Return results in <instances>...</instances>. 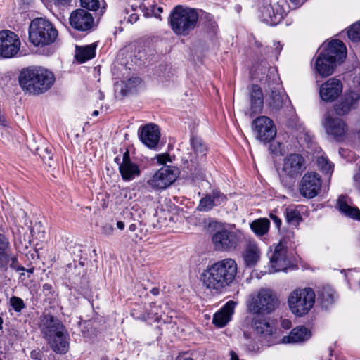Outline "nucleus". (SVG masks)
Returning a JSON list of instances; mask_svg holds the SVG:
<instances>
[{"label":"nucleus","mask_w":360,"mask_h":360,"mask_svg":"<svg viewBox=\"0 0 360 360\" xmlns=\"http://www.w3.org/2000/svg\"><path fill=\"white\" fill-rule=\"evenodd\" d=\"M311 331L301 326L293 328L288 335L282 339L283 343H298L307 340L311 337Z\"/></svg>","instance_id":"obj_29"},{"label":"nucleus","mask_w":360,"mask_h":360,"mask_svg":"<svg viewBox=\"0 0 360 360\" xmlns=\"http://www.w3.org/2000/svg\"><path fill=\"white\" fill-rule=\"evenodd\" d=\"M9 303L10 305L12 307L13 309L18 313L21 312L22 310L26 307L23 300L19 297H11L10 298Z\"/></svg>","instance_id":"obj_42"},{"label":"nucleus","mask_w":360,"mask_h":360,"mask_svg":"<svg viewBox=\"0 0 360 360\" xmlns=\"http://www.w3.org/2000/svg\"><path fill=\"white\" fill-rule=\"evenodd\" d=\"M119 171L124 181H131L140 175L139 167L131 160L128 150H126L123 153L122 161L120 165Z\"/></svg>","instance_id":"obj_24"},{"label":"nucleus","mask_w":360,"mask_h":360,"mask_svg":"<svg viewBox=\"0 0 360 360\" xmlns=\"http://www.w3.org/2000/svg\"><path fill=\"white\" fill-rule=\"evenodd\" d=\"M190 143L192 151L189 153L187 161V169L191 174H194L200 167L205 161L207 152V147L200 137L193 136Z\"/></svg>","instance_id":"obj_9"},{"label":"nucleus","mask_w":360,"mask_h":360,"mask_svg":"<svg viewBox=\"0 0 360 360\" xmlns=\"http://www.w3.org/2000/svg\"><path fill=\"white\" fill-rule=\"evenodd\" d=\"M295 6L302 5L304 0H290Z\"/></svg>","instance_id":"obj_51"},{"label":"nucleus","mask_w":360,"mask_h":360,"mask_svg":"<svg viewBox=\"0 0 360 360\" xmlns=\"http://www.w3.org/2000/svg\"><path fill=\"white\" fill-rule=\"evenodd\" d=\"M42 290L46 297H49V295H53L54 294L53 286L49 283H44L43 285Z\"/></svg>","instance_id":"obj_45"},{"label":"nucleus","mask_w":360,"mask_h":360,"mask_svg":"<svg viewBox=\"0 0 360 360\" xmlns=\"http://www.w3.org/2000/svg\"><path fill=\"white\" fill-rule=\"evenodd\" d=\"M98 110H94L93 112H92V115L93 116H97L98 115Z\"/></svg>","instance_id":"obj_61"},{"label":"nucleus","mask_w":360,"mask_h":360,"mask_svg":"<svg viewBox=\"0 0 360 360\" xmlns=\"http://www.w3.org/2000/svg\"><path fill=\"white\" fill-rule=\"evenodd\" d=\"M70 24L79 31H88L93 27L94 18L87 11L78 8L71 13Z\"/></svg>","instance_id":"obj_18"},{"label":"nucleus","mask_w":360,"mask_h":360,"mask_svg":"<svg viewBox=\"0 0 360 360\" xmlns=\"http://www.w3.org/2000/svg\"><path fill=\"white\" fill-rule=\"evenodd\" d=\"M54 4L58 6H63L68 5L71 0H53Z\"/></svg>","instance_id":"obj_49"},{"label":"nucleus","mask_w":360,"mask_h":360,"mask_svg":"<svg viewBox=\"0 0 360 360\" xmlns=\"http://www.w3.org/2000/svg\"><path fill=\"white\" fill-rule=\"evenodd\" d=\"M138 18L139 17L137 15L133 14L130 15L129 20L130 22H136L138 20Z\"/></svg>","instance_id":"obj_53"},{"label":"nucleus","mask_w":360,"mask_h":360,"mask_svg":"<svg viewBox=\"0 0 360 360\" xmlns=\"http://www.w3.org/2000/svg\"><path fill=\"white\" fill-rule=\"evenodd\" d=\"M158 162L160 165H165L167 162H171L170 157L167 153H163L158 155L157 157Z\"/></svg>","instance_id":"obj_46"},{"label":"nucleus","mask_w":360,"mask_h":360,"mask_svg":"<svg viewBox=\"0 0 360 360\" xmlns=\"http://www.w3.org/2000/svg\"><path fill=\"white\" fill-rule=\"evenodd\" d=\"M184 360H194V359H193L192 358H186Z\"/></svg>","instance_id":"obj_62"},{"label":"nucleus","mask_w":360,"mask_h":360,"mask_svg":"<svg viewBox=\"0 0 360 360\" xmlns=\"http://www.w3.org/2000/svg\"><path fill=\"white\" fill-rule=\"evenodd\" d=\"M0 125H5V120L1 116H0Z\"/></svg>","instance_id":"obj_58"},{"label":"nucleus","mask_w":360,"mask_h":360,"mask_svg":"<svg viewBox=\"0 0 360 360\" xmlns=\"http://www.w3.org/2000/svg\"><path fill=\"white\" fill-rule=\"evenodd\" d=\"M46 340L51 349L56 354H65L69 350L70 335L66 328L49 336Z\"/></svg>","instance_id":"obj_22"},{"label":"nucleus","mask_w":360,"mask_h":360,"mask_svg":"<svg viewBox=\"0 0 360 360\" xmlns=\"http://www.w3.org/2000/svg\"><path fill=\"white\" fill-rule=\"evenodd\" d=\"M252 129L257 140L269 143L276 135V129L271 119L262 115L252 121Z\"/></svg>","instance_id":"obj_12"},{"label":"nucleus","mask_w":360,"mask_h":360,"mask_svg":"<svg viewBox=\"0 0 360 360\" xmlns=\"http://www.w3.org/2000/svg\"><path fill=\"white\" fill-rule=\"evenodd\" d=\"M20 41L17 34L10 30L0 32V56L3 58H12L20 50Z\"/></svg>","instance_id":"obj_13"},{"label":"nucleus","mask_w":360,"mask_h":360,"mask_svg":"<svg viewBox=\"0 0 360 360\" xmlns=\"http://www.w3.org/2000/svg\"><path fill=\"white\" fill-rule=\"evenodd\" d=\"M20 87L27 93L39 95L49 89L53 84V72L41 67L23 68L18 77Z\"/></svg>","instance_id":"obj_2"},{"label":"nucleus","mask_w":360,"mask_h":360,"mask_svg":"<svg viewBox=\"0 0 360 360\" xmlns=\"http://www.w3.org/2000/svg\"><path fill=\"white\" fill-rule=\"evenodd\" d=\"M346 58V47L342 41L333 39L323 49L316 60L315 68L321 77L333 74L337 61L342 62Z\"/></svg>","instance_id":"obj_3"},{"label":"nucleus","mask_w":360,"mask_h":360,"mask_svg":"<svg viewBox=\"0 0 360 360\" xmlns=\"http://www.w3.org/2000/svg\"><path fill=\"white\" fill-rule=\"evenodd\" d=\"M115 162L120 165L121 164V162H120V158L117 156L115 158Z\"/></svg>","instance_id":"obj_59"},{"label":"nucleus","mask_w":360,"mask_h":360,"mask_svg":"<svg viewBox=\"0 0 360 360\" xmlns=\"http://www.w3.org/2000/svg\"><path fill=\"white\" fill-rule=\"evenodd\" d=\"M286 221L291 225L297 226L302 221V217L298 210L292 207H287L285 211Z\"/></svg>","instance_id":"obj_38"},{"label":"nucleus","mask_w":360,"mask_h":360,"mask_svg":"<svg viewBox=\"0 0 360 360\" xmlns=\"http://www.w3.org/2000/svg\"><path fill=\"white\" fill-rule=\"evenodd\" d=\"M141 83V79L139 77L129 78L126 82H123V86L121 89V93L123 95H127L131 92L132 89H134L137 85Z\"/></svg>","instance_id":"obj_39"},{"label":"nucleus","mask_w":360,"mask_h":360,"mask_svg":"<svg viewBox=\"0 0 360 360\" xmlns=\"http://www.w3.org/2000/svg\"><path fill=\"white\" fill-rule=\"evenodd\" d=\"M205 26L207 28V30L212 33H216L217 30V24L213 20L212 16L209 13H205Z\"/></svg>","instance_id":"obj_43"},{"label":"nucleus","mask_w":360,"mask_h":360,"mask_svg":"<svg viewBox=\"0 0 360 360\" xmlns=\"http://www.w3.org/2000/svg\"><path fill=\"white\" fill-rule=\"evenodd\" d=\"M290 324V322L288 320H284L282 323V325L284 328H289V325Z\"/></svg>","instance_id":"obj_57"},{"label":"nucleus","mask_w":360,"mask_h":360,"mask_svg":"<svg viewBox=\"0 0 360 360\" xmlns=\"http://www.w3.org/2000/svg\"><path fill=\"white\" fill-rule=\"evenodd\" d=\"M279 304V300L272 290L261 288L251 293L247 301L248 311L255 314H268L274 311Z\"/></svg>","instance_id":"obj_5"},{"label":"nucleus","mask_w":360,"mask_h":360,"mask_svg":"<svg viewBox=\"0 0 360 360\" xmlns=\"http://www.w3.org/2000/svg\"><path fill=\"white\" fill-rule=\"evenodd\" d=\"M9 242L8 239L2 234H0V268L4 267L6 263L9 262Z\"/></svg>","instance_id":"obj_37"},{"label":"nucleus","mask_w":360,"mask_h":360,"mask_svg":"<svg viewBox=\"0 0 360 360\" xmlns=\"http://www.w3.org/2000/svg\"><path fill=\"white\" fill-rule=\"evenodd\" d=\"M45 152L47 153V158L49 160L52 159V155H51V150L49 148L45 149ZM43 158H46L45 155L43 156Z\"/></svg>","instance_id":"obj_56"},{"label":"nucleus","mask_w":360,"mask_h":360,"mask_svg":"<svg viewBox=\"0 0 360 360\" xmlns=\"http://www.w3.org/2000/svg\"><path fill=\"white\" fill-rule=\"evenodd\" d=\"M347 36L352 41H360V22L354 23L347 32Z\"/></svg>","instance_id":"obj_41"},{"label":"nucleus","mask_w":360,"mask_h":360,"mask_svg":"<svg viewBox=\"0 0 360 360\" xmlns=\"http://www.w3.org/2000/svg\"><path fill=\"white\" fill-rule=\"evenodd\" d=\"M236 305V302L233 300L227 302L219 311L214 314L212 323L219 328L225 326L231 320Z\"/></svg>","instance_id":"obj_27"},{"label":"nucleus","mask_w":360,"mask_h":360,"mask_svg":"<svg viewBox=\"0 0 360 360\" xmlns=\"http://www.w3.org/2000/svg\"><path fill=\"white\" fill-rule=\"evenodd\" d=\"M3 323H4V320L0 316V330H1L3 328Z\"/></svg>","instance_id":"obj_60"},{"label":"nucleus","mask_w":360,"mask_h":360,"mask_svg":"<svg viewBox=\"0 0 360 360\" xmlns=\"http://www.w3.org/2000/svg\"><path fill=\"white\" fill-rule=\"evenodd\" d=\"M65 328L61 321L50 313L40 317L39 329L45 338Z\"/></svg>","instance_id":"obj_20"},{"label":"nucleus","mask_w":360,"mask_h":360,"mask_svg":"<svg viewBox=\"0 0 360 360\" xmlns=\"http://www.w3.org/2000/svg\"><path fill=\"white\" fill-rule=\"evenodd\" d=\"M274 46H275L276 53H277V54L280 53V52L281 51V50L283 49L282 45H281L279 42H276L274 44Z\"/></svg>","instance_id":"obj_50"},{"label":"nucleus","mask_w":360,"mask_h":360,"mask_svg":"<svg viewBox=\"0 0 360 360\" xmlns=\"http://www.w3.org/2000/svg\"><path fill=\"white\" fill-rule=\"evenodd\" d=\"M284 96L285 95L278 90L275 88L272 89L269 97L266 99L267 106L272 110L278 111L283 107Z\"/></svg>","instance_id":"obj_32"},{"label":"nucleus","mask_w":360,"mask_h":360,"mask_svg":"<svg viewBox=\"0 0 360 360\" xmlns=\"http://www.w3.org/2000/svg\"><path fill=\"white\" fill-rule=\"evenodd\" d=\"M168 309L167 304L156 305L155 303L152 302L150 304V309H147L145 312L139 313L137 309H133L131 311V316L139 320L147 321L153 320L155 322H159L162 319L163 316Z\"/></svg>","instance_id":"obj_21"},{"label":"nucleus","mask_w":360,"mask_h":360,"mask_svg":"<svg viewBox=\"0 0 360 360\" xmlns=\"http://www.w3.org/2000/svg\"><path fill=\"white\" fill-rule=\"evenodd\" d=\"M321 176L316 172H307L301 179L300 184V194L307 198L316 197L321 188Z\"/></svg>","instance_id":"obj_14"},{"label":"nucleus","mask_w":360,"mask_h":360,"mask_svg":"<svg viewBox=\"0 0 360 360\" xmlns=\"http://www.w3.org/2000/svg\"><path fill=\"white\" fill-rule=\"evenodd\" d=\"M96 44L93 43L84 46H76L75 58L80 63H83L89 60L92 59L96 56Z\"/></svg>","instance_id":"obj_30"},{"label":"nucleus","mask_w":360,"mask_h":360,"mask_svg":"<svg viewBox=\"0 0 360 360\" xmlns=\"http://www.w3.org/2000/svg\"><path fill=\"white\" fill-rule=\"evenodd\" d=\"M323 124L326 133L337 141L342 140L347 131V126L345 121L341 118L332 116L330 113L325 115Z\"/></svg>","instance_id":"obj_15"},{"label":"nucleus","mask_w":360,"mask_h":360,"mask_svg":"<svg viewBox=\"0 0 360 360\" xmlns=\"http://www.w3.org/2000/svg\"><path fill=\"white\" fill-rule=\"evenodd\" d=\"M58 37V31L49 20L38 18L31 21L29 27V40L34 46L52 44Z\"/></svg>","instance_id":"obj_6"},{"label":"nucleus","mask_w":360,"mask_h":360,"mask_svg":"<svg viewBox=\"0 0 360 360\" xmlns=\"http://www.w3.org/2000/svg\"><path fill=\"white\" fill-rule=\"evenodd\" d=\"M304 169V158L297 153L289 154L283 160L281 178L295 180Z\"/></svg>","instance_id":"obj_11"},{"label":"nucleus","mask_w":360,"mask_h":360,"mask_svg":"<svg viewBox=\"0 0 360 360\" xmlns=\"http://www.w3.org/2000/svg\"><path fill=\"white\" fill-rule=\"evenodd\" d=\"M138 135L146 146L154 149L157 148L160 141V128L154 123H148L139 127Z\"/></svg>","instance_id":"obj_16"},{"label":"nucleus","mask_w":360,"mask_h":360,"mask_svg":"<svg viewBox=\"0 0 360 360\" xmlns=\"http://www.w3.org/2000/svg\"><path fill=\"white\" fill-rule=\"evenodd\" d=\"M351 200L346 195H340L338 200L336 207L338 210L345 216L360 221V210L356 207L350 205Z\"/></svg>","instance_id":"obj_28"},{"label":"nucleus","mask_w":360,"mask_h":360,"mask_svg":"<svg viewBox=\"0 0 360 360\" xmlns=\"http://www.w3.org/2000/svg\"><path fill=\"white\" fill-rule=\"evenodd\" d=\"M287 250L281 243L278 244L272 254L269 256V272L287 271L289 267V260L287 257Z\"/></svg>","instance_id":"obj_17"},{"label":"nucleus","mask_w":360,"mask_h":360,"mask_svg":"<svg viewBox=\"0 0 360 360\" xmlns=\"http://www.w3.org/2000/svg\"><path fill=\"white\" fill-rule=\"evenodd\" d=\"M260 257V251L255 243H249L245 250L243 258L246 266H255Z\"/></svg>","instance_id":"obj_31"},{"label":"nucleus","mask_w":360,"mask_h":360,"mask_svg":"<svg viewBox=\"0 0 360 360\" xmlns=\"http://www.w3.org/2000/svg\"><path fill=\"white\" fill-rule=\"evenodd\" d=\"M252 326L255 330L264 337H267L271 335L273 332V327L266 319H261L255 318L252 320Z\"/></svg>","instance_id":"obj_33"},{"label":"nucleus","mask_w":360,"mask_h":360,"mask_svg":"<svg viewBox=\"0 0 360 360\" xmlns=\"http://www.w3.org/2000/svg\"><path fill=\"white\" fill-rule=\"evenodd\" d=\"M129 229L131 232H134L137 229V224H131L129 226Z\"/></svg>","instance_id":"obj_52"},{"label":"nucleus","mask_w":360,"mask_h":360,"mask_svg":"<svg viewBox=\"0 0 360 360\" xmlns=\"http://www.w3.org/2000/svg\"><path fill=\"white\" fill-rule=\"evenodd\" d=\"M9 264L10 265V267L13 269H15V270H19V265H18V259H17V257H15V256H11L10 254H9V262L8 263L6 264V265L4 266V267H1V269H6V265Z\"/></svg>","instance_id":"obj_44"},{"label":"nucleus","mask_w":360,"mask_h":360,"mask_svg":"<svg viewBox=\"0 0 360 360\" xmlns=\"http://www.w3.org/2000/svg\"><path fill=\"white\" fill-rule=\"evenodd\" d=\"M317 299L320 300L323 307H327L333 303L335 293L333 289L329 287H324L318 292Z\"/></svg>","instance_id":"obj_36"},{"label":"nucleus","mask_w":360,"mask_h":360,"mask_svg":"<svg viewBox=\"0 0 360 360\" xmlns=\"http://www.w3.org/2000/svg\"><path fill=\"white\" fill-rule=\"evenodd\" d=\"M270 218L272 219L273 222L275 224L276 226L279 229L281 226V219L275 214H270Z\"/></svg>","instance_id":"obj_48"},{"label":"nucleus","mask_w":360,"mask_h":360,"mask_svg":"<svg viewBox=\"0 0 360 360\" xmlns=\"http://www.w3.org/2000/svg\"><path fill=\"white\" fill-rule=\"evenodd\" d=\"M240 241V236L235 231L221 229L217 230L212 236L214 249L217 251L229 252L235 250Z\"/></svg>","instance_id":"obj_8"},{"label":"nucleus","mask_w":360,"mask_h":360,"mask_svg":"<svg viewBox=\"0 0 360 360\" xmlns=\"http://www.w3.org/2000/svg\"><path fill=\"white\" fill-rule=\"evenodd\" d=\"M82 8L89 11H96L100 9V13L103 14L106 8V3L104 0H79Z\"/></svg>","instance_id":"obj_35"},{"label":"nucleus","mask_w":360,"mask_h":360,"mask_svg":"<svg viewBox=\"0 0 360 360\" xmlns=\"http://www.w3.org/2000/svg\"><path fill=\"white\" fill-rule=\"evenodd\" d=\"M315 296L314 290L310 288L294 290L288 300L290 311L297 316H304L313 307Z\"/></svg>","instance_id":"obj_7"},{"label":"nucleus","mask_w":360,"mask_h":360,"mask_svg":"<svg viewBox=\"0 0 360 360\" xmlns=\"http://www.w3.org/2000/svg\"><path fill=\"white\" fill-rule=\"evenodd\" d=\"M250 103V115L259 114L264 107V96L262 88L257 84H252L249 92Z\"/></svg>","instance_id":"obj_26"},{"label":"nucleus","mask_w":360,"mask_h":360,"mask_svg":"<svg viewBox=\"0 0 360 360\" xmlns=\"http://www.w3.org/2000/svg\"><path fill=\"white\" fill-rule=\"evenodd\" d=\"M360 99V94L357 91L346 92L340 101L335 104V111L338 115H345L356 107Z\"/></svg>","instance_id":"obj_23"},{"label":"nucleus","mask_w":360,"mask_h":360,"mask_svg":"<svg viewBox=\"0 0 360 360\" xmlns=\"http://www.w3.org/2000/svg\"><path fill=\"white\" fill-rule=\"evenodd\" d=\"M199 13L195 8L176 6L169 16L172 30L179 36L188 35L197 26Z\"/></svg>","instance_id":"obj_4"},{"label":"nucleus","mask_w":360,"mask_h":360,"mask_svg":"<svg viewBox=\"0 0 360 360\" xmlns=\"http://www.w3.org/2000/svg\"><path fill=\"white\" fill-rule=\"evenodd\" d=\"M270 221L266 218H261L253 221L250 224L252 231L257 236L265 235L269 229Z\"/></svg>","instance_id":"obj_34"},{"label":"nucleus","mask_w":360,"mask_h":360,"mask_svg":"<svg viewBox=\"0 0 360 360\" xmlns=\"http://www.w3.org/2000/svg\"><path fill=\"white\" fill-rule=\"evenodd\" d=\"M237 273L236 262L232 258H225L208 265L200 274V281L207 290L221 295L232 285Z\"/></svg>","instance_id":"obj_1"},{"label":"nucleus","mask_w":360,"mask_h":360,"mask_svg":"<svg viewBox=\"0 0 360 360\" xmlns=\"http://www.w3.org/2000/svg\"><path fill=\"white\" fill-rule=\"evenodd\" d=\"M117 227L120 230H123L124 229V223L123 221H117Z\"/></svg>","instance_id":"obj_55"},{"label":"nucleus","mask_w":360,"mask_h":360,"mask_svg":"<svg viewBox=\"0 0 360 360\" xmlns=\"http://www.w3.org/2000/svg\"><path fill=\"white\" fill-rule=\"evenodd\" d=\"M178 175V169L175 167L164 166L148 179L147 184L153 189L163 190L171 186Z\"/></svg>","instance_id":"obj_10"},{"label":"nucleus","mask_w":360,"mask_h":360,"mask_svg":"<svg viewBox=\"0 0 360 360\" xmlns=\"http://www.w3.org/2000/svg\"><path fill=\"white\" fill-rule=\"evenodd\" d=\"M317 164L320 169L326 174H330L333 172V165L329 160L323 157L320 156L317 158Z\"/></svg>","instance_id":"obj_40"},{"label":"nucleus","mask_w":360,"mask_h":360,"mask_svg":"<svg viewBox=\"0 0 360 360\" xmlns=\"http://www.w3.org/2000/svg\"><path fill=\"white\" fill-rule=\"evenodd\" d=\"M163 12V8L162 7H157V6H154L152 9V13L153 14V15L156 18H159L160 20H161V16H160V14Z\"/></svg>","instance_id":"obj_47"},{"label":"nucleus","mask_w":360,"mask_h":360,"mask_svg":"<svg viewBox=\"0 0 360 360\" xmlns=\"http://www.w3.org/2000/svg\"><path fill=\"white\" fill-rule=\"evenodd\" d=\"M226 200V197L224 193L218 190H213L210 194L205 195L200 199L197 210L200 212H207Z\"/></svg>","instance_id":"obj_25"},{"label":"nucleus","mask_w":360,"mask_h":360,"mask_svg":"<svg viewBox=\"0 0 360 360\" xmlns=\"http://www.w3.org/2000/svg\"><path fill=\"white\" fill-rule=\"evenodd\" d=\"M342 84L339 79L330 78L320 87L319 94L321 99L326 102L335 101L342 91Z\"/></svg>","instance_id":"obj_19"},{"label":"nucleus","mask_w":360,"mask_h":360,"mask_svg":"<svg viewBox=\"0 0 360 360\" xmlns=\"http://www.w3.org/2000/svg\"><path fill=\"white\" fill-rule=\"evenodd\" d=\"M150 292L153 295H158L159 293H160V290H159V288H153L150 290Z\"/></svg>","instance_id":"obj_54"}]
</instances>
